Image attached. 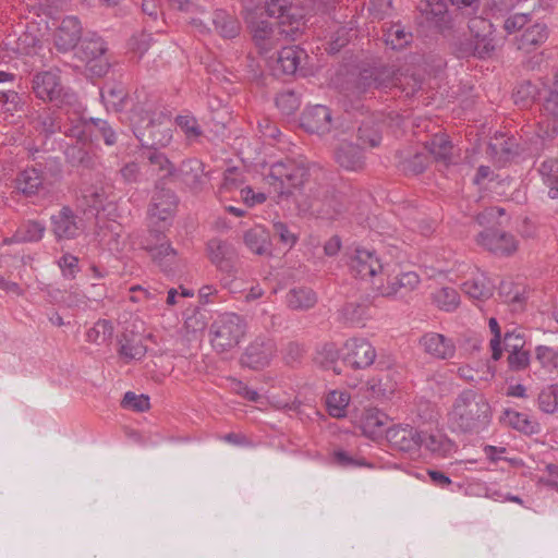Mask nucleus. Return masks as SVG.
Instances as JSON below:
<instances>
[{
	"label": "nucleus",
	"mask_w": 558,
	"mask_h": 558,
	"mask_svg": "<svg viewBox=\"0 0 558 558\" xmlns=\"http://www.w3.org/2000/svg\"><path fill=\"white\" fill-rule=\"evenodd\" d=\"M121 405L125 409H131L136 412H144L149 409L150 403L148 396L136 395L132 391H128L123 397Z\"/></svg>",
	"instance_id": "nucleus-61"
},
{
	"label": "nucleus",
	"mask_w": 558,
	"mask_h": 558,
	"mask_svg": "<svg viewBox=\"0 0 558 558\" xmlns=\"http://www.w3.org/2000/svg\"><path fill=\"white\" fill-rule=\"evenodd\" d=\"M178 207V197L173 191L165 189L156 183V192L153 195L148 214L155 222H167L171 219Z\"/></svg>",
	"instance_id": "nucleus-16"
},
{
	"label": "nucleus",
	"mask_w": 558,
	"mask_h": 558,
	"mask_svg": "<svg viewBox=\"0 0 558 558\" xmlns=\"http://www.w3.org/2000/svg\"><path fill=\"white\" fill-rule=\"evenodd\" d=\"M177 124L190 140H196L203 134V131L194 117L179 116L177 117Z\"/></svg>",
	"instance_id": "nucleus-64"
},
{
	"label": "nucleus",
	"mask_w": 558,
	"mask_h": 558,
	"mask_svg": "<svg viewBox=\"0 0 558 558\" xmlns=\"http://www.w3.org/2000/svg\"><path fill=\"white\" fill-rule=\"evenodd\" d=\"M367 385L374 398H389L397 389V383L389 375L372 378Z\"/></svg>",
	"instance_id": "nucleus-54"
},
{
	"label": "nucleus",
	"mask_w": 558,
	"mask_h": 558,
	"mask_svg": "<svg viewBox=\"0 0 558 558\" xmlns=\"http://www.w3.org/2000/svg\"><path fill=\"white\" fill-rule=\"evenodd\" d=\"M506 416L508 417L509 424L524 433V434H534L538 430V424L529 418L526 414L519 413L515 411H506Z\"/></svg>",
	"instance_id": "nucleus-57"
},
{
	"label": "nucleus",
	"mask_w": 558,
	"mask_h": 558,
	"mask_svg": "<svg viewBox=\"0 0 558 558\" xmlns=\"http://www.w3.org/2000/svg\"><path fill=\"white\" fill-rule=\"evenodd\" d=\"M276 343L272 339L259 336L246 348L242 363L250 368L258 369L269 364L275 355Z\"/></svg>",
	"instance_id": "nucleus-17"
},
{
	"label": "nucleus",
	"mask_w": 558,
	"mask_h": 558,
	"mask_svg": "<svg viewBox=\"0 0 558 558\" xmlns=\"http://www.w3.org/2000/svg\"><path fill=\"white\" fill-rule=\"evenodd\" d=\"M538 409L547 414L558 410V383L544 387L537 397Z\"/></svg>",
	"instance_id": "nucleus-51"
},
{
	"label": "nucleus",
	"mask_w": 558,
	"mask_h": 558,
	"mask_svg": "<svg viewBox=\"0 0 558 558\" xmlns=\"http://www.w3.org/2000/svg\"><path fill=\"white\" fill-rule=\"evenodd\" d=\"M70 137L75 142L69 144L64 149L66 162L76 168L94 169L97 166L98 158L90 138L87 135Z\"/></svg>",
	"instance_id": "nucleus-12"
},
{
	"label": "nucleus",
	"mask_w": 558,
	"mask_h": 558,
	"mask_svg": "<svg viewBox=\"0 0 558 558\" xmlns=\"http://www.w3.org/2000/svg\"><path fill=\"white\" fill-rule=\"evenodd\" d=\"M46 186L52 185L61 178L62 166L57 157L48 156L43 160L36 161L33 166Z\"/></svg>",
	"instance_id": "nucleus-39"
},
{
	"label": "nucleus",
	"mask_w": 558,
	"mask_h": 558,
	"mask_svg": "<svg viewBox=\"0 0 558 558\" xmlns=\"http://www.w3.org/2000/svg\"><path fill=\"white\" fill-rule=\"evenodd\" d=\"M544 183L549 187L548 195L558 197V158H546L537 169Z\"/></svg>",
	"instance_id": "nucleus-42"
},
{
	"label": "nucleus",
	"mask_w": 558,
	"mask_h": 558,
	"mask_svg": "<svg viewBox=\"0 0 558 558\" xmlns=\"http://www.w3.org/2000/svg\"><path fill=\"white\" fill-rule=\"evenodd\" d=\"M468 26L474 39L480 37H487L488 35L494 34L493 24L482 16L471 17L469 20Z\"/></svg>",
	"instance_id": "nucleus-63"
},
{
	"label": "nucleus",
	"mask_w": 558,
	"mask_h": 558,
	"mask_svg": "<svg viewBox=\"0 0 558 558\" xmlns=\"http://www.w3.org/2000/svg\"><path fill=\"white\" fill-rule=\"evenodd\" d=\"M286 302L292 311H307L317 303V295L311 288H293L288 291Z\"/></svg>",
	"instance_id": "nucleus-36"
},
{
	"label": "nucleus",
	"mask_w": 558,
	"mask_h": 558,
	"mask_svg": "<svg viewBox=\"0 0 558 558\" xmlns=\"http://www.w3.org/2000/svg\"><path fill=\"white\" fill-rule=\"evenodd\" d=\"M151 258L161 267L166 272L171 270V266L175 259L177 252L169 243H162L158 246L149 248Z\"/></svg>",
	"instance_id": "nucleus-55"
},
{
	"label": "nucleus",
	"mask_w": 558,
	"mask_h": 558,
	"mask_svg": "<svg viewBox=\"0 0 558 558\" xmlns=\"http://www.w3.org/2000/svg\"><path fill=\"white\" fill-rule=\"evenodd\" d=\"M383 33L385 44L393 50H402L413 40V34L400 23H385Z\"/></svg>",
	"instance_id": "nucleus-31"
},
{
	"label": "nucleus",
	"mask_w": 558,
	"mask_h": 558,
	"mask_svg": "<svg viewBox=\"0 0 558 558\" xmlns=\"http://www.w3.org/2000/svg\"><path fill=\"white\" fill-rule=\"evenodd\" d=\"M425 148L434 157L436 161L449 165L453 161L454 147L449 140L448 135L435 134L429 141L425 143Z\"/></svg>",
	"instance_id": "nucleus-32"
},
{
	"label": "nucleus",
	"mask_w": 558,
	"mask_h": 558,
	"mask_svg": "<svg viewBox=\"0 0 558 558\" xmlns=\"http://www.w3.org/2000/svg\"><path fill=\"white\" fill-rule=\"evenodd\" d=\"M142 156L148 160L153 172L158 177L157 183L174 178L178 173L175 166L170 161L165 153L158 149H146Z\"/></svg>",
	"instance_id": "nucleus-26"
},
{
	"label": "nucleus",
	"mask_w": 558,
	"mask_h": 558,
	"mask_svg": "<svg viewBox=\"0 0 558 558\" xmlns=\"http://www.w3.org/2000/svg\"><path fill=\"white\" fill-rule=\"evenodd\" d=\"M82 37V25L77 17L66 16L56 29L54 45L60 51H70Z\"/></svg>",
	"instance_id": "nucleus-21"
},
{
	"label": "nucleus",
	"mask_w": 558,
	"mask_h": 558,
	"mask_svg": "<svg viewBox=\"0 0 558 558\" xmlns=\"http://www.w3.org/2000/svg\"><path fill=\"white\" fill-rule=\"evenodd\" d=\"M548 38V29L545 24L536 23L517 37V47L519 50L531 52L543 45Z\"/></svg>",
	"instance_id": "nucleus-30"
},
{
	"label": "nucleus",
	"mask_w": 558,
	"mask_h": 558,
	"mask_svg": "<svg viewBox=\"0 0 558 558\" xmlns=\"http://www.w3.org/2000/svg\"><path fill=\"white\" fill-rule=\"evenodd\" d=\"M34 128L49 136L62 131V121L56 112L44 111L34 119Z\"/></svg>",
	"instance_id": "nucleus-49"
},
{
	"label": "nucleus",
	"mask_w": 558,
	"mask_h": 558,
	"mask_svg": "<svg viewBox=\"0 0 558 558\" xmlns=\"http://www.w3.org/2000/svg\"><path fill=\"white\" fill-rule=\"evenodd\" d=\"M386 274L388 275L387 284H383L379 288L383 296H404L413 291L420 283V277L414 271L401 272L392 278H390L388 271Z\"/></svg>",
	"instance_id": "nucleus-22"
},
{
	"label": "nucleus",
	"mask_w": 558,
	"mask_h": 558,
	"mask_svg": "<svg viewBox=\"0 0 558 558\" xmlns=\"http://www.w3.org/2000/svg\"><path fill=\"white\" fill-rule=\"evenodd\" d=\"M437 306L446 312L454 311L460 304L458 291L451 287H444L436 291L433 296Z\"/></svg>",
	"instance_id": "nucleus-53"
},
{
	"label": "nucleus",
	"mask_w": 558,
	"mask_h": 558,
	"mask_svg": "<svg viewBox=\"0 0 558 558\" xmlns=\"http://www.w3.org/2000/svg\"><path fill=\"white\" fill-rule=\"evenodd\" d=\"M182 181L192 190H199L204 183L203 163L198 160H189L182 163L179 170Z\"/></svg>",
	"instance_id": "nucleus-45"
},
{
	"label": "nucleus",
	"mask_w": 558,
	"mask_h": 558,
	"mask_svg": "<svg viewBox=\"0 0 558 558\" xmlns=\"http://www.w3.org/2000/svg\"><path fill=\"white\" fill-rule=\"evenodd\" d=\"M118 353L125 362L131 360H141L146 354V348L141 343V341L130 339L125 333H122L119 338Z\"/></svg>",
	"instance_id": "nucleus-48"
},
{
	"label": "nucleus",
	"mask_w": 558,
	"mask_h": 558,
	"mask_svg": "<svg viewBox=\"0 0 558 558\" xmlns=\"http://www.w3.org/2000/svg\"><path fill=\"white\" fill-rule=\"evenodd\" d=\"M505 348L509 351L508 364L512 371H521L529 366L530 354L527 351L522 350L524 341L522 337L514 332H507L505 335Z\"/></svg>",
	"instance_id": "nucleus-25"
},
{
	"label": "nucleus",
	"mask_w": 558,
	"mask_h": 558,
	"mask_svg": "<svg viewBox=\"0 0 558 558\" xmlns=\"http://www.w3.org/2000/svg\"><path fill=\"white\" fill-rule=\"evenodd\" d=\"M306 58L307 54L305 50L301 49L299 46L282 47L278 52L276 63L272 65V70L276 74H295L302 60Z\"/></svg>",
	"instance_id": "nucleus-24"
},
{
	"label": "nucleus",
	"mask_w": 558,
	"mask_h": 558,
	"mask_svg": "<svg viewBox=\"0 0 558 558\" xmlns=\"http://www.w3.org/2000/svg\"><path fill=\"white\" fill-rule=\"evenodd\" d=\"M350 271L354 277L361 279L372 278L378 272L388 271V265H384L376 256L374 251L366 248H356L350 258Z\"/></svg>",
	"instance_id": "nucleus-14"
},
{
	"label": "nucleus",
	"mask_w": 558,
	"mask_h": 558,
	"mask_svg": "<svg viewBox=\"0 0 558 558\" xmlns=\"http://www.w3.org/2000/svg\"><path fill=\"white\" fill-rule=\"evenodd\" d=\"M276 105L286 114H293L301 106L300 97L293 90H286L276 97Z\"/></svg>",
	"instance_id": "nucleus-60"
},
{
	"label": "nucleus",
	"mask_w": 558,
	"mask_h": 558,
	"mask_svg": "<svg viewBox=\"0 0 558 558\" xmlns=\"http://www.w3.org/2000/svg\"><path fill=\"white\" fill-rule=\"evenodd\" d=\"M338 350L335 344L327 343L317 353L318 363L325 368H331L336 374H341L342 369L338 366Z\"/></svg>",
	"instance_id": "nucleus-58"
},
{
	"label": "nucleus",
	"mask_w": 558,
	"mask_h": 558,
	"mask_svg": "<svg viewBox=\"0 0 558 558\" xmlns=\"http://www.w3.org/2000/svg\"><path fill=\"white\" fill-rule=\"evenodd\" d=\"M46 227L35 220L23 223L11 239H5L4 243L37 242L43 239Z\"/></svg>",
	"instance_id": "nucleus-38"
},
{
	"label": "nucleus",
	"mask_w": 558,
	"mask_h": 558,
	"mask_svg": "<svg viewBox=\"0 0 558 558\" xmlns=\"http://www.w3.org/2000/svg\"><path fill=\"white\" fill-rule=\"evenodd\" d=\"M81 221L70 207H63L51 216V230L58 240H71L80 234Z\"/></svg>",
	"instance_id": "nucleus-20"
},
{
	"label": "nucleus",
	"mask_w": 558,
	"mask_h": 558,
	"mask_svg": "<svg viewBox=\"0 0 558 558\" xmlns=\"http://www.w3.org/2000/svg\"><path fill=\"white\" fill-rule=\"evenodd\" d=\"M62 132L65 136L82 137L87 135L92 142L102 137L106 145L109 146L117 143L116 132L107 121L101 119H76L64 125Z\"/></svg>",
	"instance_id": "nucleus-9"
},
{
	"label": "nucleus",
	"mask_w": 558,
	"mask_h": 558,
	"mask_svg": "<svg viewBox=\"0 0 558 558\" xmlns=\"http://www.w3.org/2000/svg\"><path fill=\"white\" fill-rule=\"evenodd\" d=\"M114 327L111 320L98 319L86 332V340L90 343L102 345L111 342Z\"/></svg>",
	"instance_id": "nucleus-43"
},
{
	"label": "nucleus",
	"mask_w": 558,
	"mask_h": 558,
	"mask_svg": "<svg viewBox=\"0 0 558 558\" xmlns=\"http://www.w3.org/2000/svg\"><path fill=\"white\" fill-rule=\"evenodd\" d=\"M535 359L541 366L549 372L558 368V350L547 345L535 349Z\"/></svg>",
	"instance_id": "nucleus-59"
},
{
	"label": "nucleus",
	"mask_w": 558,
	"mask_h": 558,
	"mask_svg": "<svg viewBox=\"0 0 558 558\" xmlns=\"http://www.w3.org/2000/svg\"><path fill=\"white\" fill-rule=\"evenodd\" d=\"M367 312V300H362L360 302H349L341 310L343 318L352 324H360L363 319L366 318Z\"/></svg>",
	"instance_id": "nucleus-56"
},
{
	"label": "nucleus",
	"mask_w": 558,
	"mask_h": 558,
	"mask_svg": "<svg viewBox=\"0 0 558 558\" xmlns=\"http://www.w3.org/2000/svg\"><path fill=\"white\" fill-rule=\"evenodd\" d=\"M372 74L377 89L398 87L401 84V74L392 66L372 69Z\"/></svg>",
	"instance_id": "nucleus-47"
},
{
	"label": "nucleus",
	"mask_w": 558,
	"mask_h": 558,
	"mask_svg": "<svg viewBox=\"0 0 558 558\" xmlns=\"http://www.w3.org/2000/svg\"><path fill=\"white\" fill-rule=\"evenodd\" d=\"M342 356L343 364L353 369L371 366L376 359V350L369 341L363 338H353L345 342Z\"/></svg>",
	"instance_id": "nucleus-11"
},
{
	"label": "nucleus",
	"mask_w": 558,
	"mask_h": 558,
	"mask_svg": "<svg viewBox=\"0 0 558 558\" xmlns=\"http://www.w3.org/2000/svg\"><path fill=\"white\" fill-rule=\"evenodd\" d=\"M496 49V44L493 35L487 37L475 38L470 47L463 51V54H472L480 59H486L493 56Z\"/></svg>",
	"instance_id": "nucleus-52"
},
{
	"label": "nucleus",
	"mask_w": 558,
	"mask_h": 558,
	"mask_svg": "<svg viewBox=\"0 0 558 558\" xmlns=\"http://www.w3.org/2000/svg\"><path fill=\"white\" fill-rule=\"evenodd\" d=\"M16 189L26 196L35 195L46 185L34 167L21 171L15 179Z\"/></svg>",
	"instance_id": "nucleus-37"
},
{
	"label": "nucleus",
	"mask_w": 558,
	"mask_h": 558,
	"mask_svg": "<svg viewBox=\"0 0 558 558\" xmlns=\"http://www.w3.org/2000/svg\"><path fill=\"white\" fill-rule=\"evenodd\" d=\"M488 154L500 162H507L520 155V145L514 137L495 136L488 144Z\"/></svg>",
	"instance_id": "nucleus-27"
},
{
	"label": "nucleus",
	"mask_w": 558,
	"mask_h": 558,
	"mask_svg": "<svg viewBox=\"0 0 558 558\" xmlns=\"http://www.w3.org/2000/svg\"><path fill=\"white\" fill-rule=\"evenodd\" d=\"M428 451L437 457H448L453 450V442L441 434H424L423 445Z\"/></svg>",
	"instance_id": "nucleus-46"
},
{
	"label": "nucleus",
	"mask_w": 558,
	"mask_h": 558,
	"mask_svg": "<svg viewBox=\"0 0 558 558\" xmlns=\"http://www.w3.org/2000/svg\"><path fill=\"white\" fill-rule=\"evenodd\" d=\"M301 126L308 133L325 134L331 130L332 114L328 107L316 105L307 108L301 118Z\"/></svg>",
	"instance_id": "nucleus-19"
},
{
	"label": "nucleus",
	"mask_w": 558,
	"mask_h": 558,
	"mask_svg": "<svg viewBox=\"0 0 558 558\" xmlns=\"http://www.w3.org/2000/svg\"><path fill=\"white\" fill-rule=\"evenodd\" d=\"M31 87L34 95L48 102L62 105L73 97L63 86L58 70L40 71L33 75Z\"/></svg>",
	"instance_id": "nucleus-7"
},
{
	"label": "nucleus",
	"mask_w": 558,
	"mask_h": 558,
	"mask_svg": "<svg viewBox=\"0 0 558 558\" xmlns=\"http://www.w3.org/2000/svg\"><path fill=\"white\" fill-rule=\"evenodd\" d=\"M310 178V163L306 158H284L270 166L267 181L272 199L282 207L290 209L296 203V191H300Z\"/></svg>",
	"instance_id": "nucleus-2"
},
{
	"label": "nucleus",
	"mask_w": 558,
	"mask_h": 558,
	"mask_svg": "<svg viewBox=\"0 0 558 558\" xmlns=\"http://www.w3.org/2000/svg\"><path fill=\"white\" fill-rule=\"evenodd\" d=\"M543 110L547 116L558 120V74L555 75L548 95L544 98Z\"/></svg>",
	"instance_id": "nucleus-62"
},
{
	"label": "nucleus",
	"mask_w": 558,
	"mask_h": 558,
	"mask_svg": "<svg viewBox=\"0 0 558 558\" xmlns=\"http://www.w3.org/2000/svg\"><path fill=\"white\" fill-rule=\"evenodd\" d=\"M336 161L340 167L357 171L364 167V156L360 146L352 143H341L336 150Z\"/></svg>",
	"instance_id": "nucleus-28"
},
{
	"label": "nucleus",
	"mask_w": 558,
	"mask_h": 558,
	"mask_svg": "<svg viewBox=\"0 0 558 558\" xmlns=\"http://www.w3.org/2000/svg\"><path fill=\"white\" fill-rule=\"evenodd\" d=\"M448 420L453 430L477 433L489 423L490 405L483 396L466 389L456 398Z\"/></svg>",
	"instance_id": "nucleus-3"
},
{
	"label": "nucleus",
	"mask_w": 558,
	"mask_h": 558,
	"mask_svg": "<svg viewBox=\"0 0 558 558\" xmlns=\"http://www.w3.org/2000/svg\"><path fill=\"white\" fill-rule=\"evenodd\" d=\"M350 402V396L343 391H330L326 398V405L329 415L332 417H344Z\"/></svg>",
	"instance_id": "nucleus-50"
},
{
	"label": "nucleus",
	"mask_w": 558,
	"mask_h": 558,
	"mask_svg": "<svg viewBox=\"0 0 558 558\" xmlns=\"http://www.w3.org/2000/svg\"><path fill=\"white\" fill-rule=\"evenodd\" d=\"M246 247L256 255L270 254V234L263 226H254L243 235Z\"/></svg>",
	"instance_id": "nucleus-29"
},
{
	"label": "nucleus",
	"mask_w": 558,
	"mask_h": 558,
	"mask_svg": "<svg viewBox=\"0 0 558 558\" xmlns=\"http://www.w3.org/2000/svg\"><path fill=\"white\" fill-rule=\"evenodd\" d=\"M308 208L316 210L325 217L331 218L342 210L341 196L332 186L319 185L312 194V199L307 204Z\"/></svg>",
	"instance_id": "nucleus-18"
},
{
	"label": "nucleus",
	"mask_w": 558,
	"mask_h": 558,
	"mask_svg": "<svg viewBox=\"0 0 558 558\" xmlns=\"http://www.w3.org/2000/svg\"><path fill=\"white\" fill-rule=\"evenodd\" d=\"M386 438L392 448L404 452H417L423 445V433L408 424L389 427Z\"/></svg>",
	"instance_id": "nucleus-15"
},
{
	"label": "nucleus",
	"mask_w": 558,
	"mask_h": 558,
	"mask_svg": "<svg viewBox=\"0 0 558 558\" xmlns=\"http://www.w3.org/2000/svg\"><path fill=\"white\" fill-rule=\"evenodd\" d=\"M539 96L538 84L532 81H522L514 88L512 98L517 106L522 109L531 107Z\"/></svg>",
	"instance_id": "nucleus-41"
},
{
	"label": "nucleus",
	"mask_w": 558,
	"mask_h": 558,
	"mask_svg": "<svg viewBox=\"0 0 558 558\" xmlns=\"http://www.w3.org/2000/svg\"><path fill=\"white\" fill-rule=\"evenodd\" d=\"M387 421L388 416L384 412L376 408H368L362 414L361 427L366 436L375 439L383 434Z\"/></svg>",
	"instance_id": "nucleus-33"
},
{
	"label": "nucleus",
	"mask_w": 558,
	"mask_h": 558,
	"mask_svg": "<svg viewBox=\"0 0 558 558\" xmlns=\"http://www.w3.org/2000/svg\"><path fill=\"white\" fill-rule=\"evenodd\" d=\"M420 344L427 354L439 360L451 359L456 352L453 341L437 332H427L422 336Z\"/></svg>",
	"instance_id": "nucleus-23"
},
{
	"label": "nucleus",
	"mask_w": 558,
	"mask_h": 558,
	"mask_svg": "<svg viewBox=\"0 0 558 558\" xmlns=\"http://www.w3.org/2000/svg\"><path fill=\"white\" fill-rule=\"evenodd\" d=\"M478 245L493 254L509 256L518 250V241L514 235L496 229H486L476 238Z\"/></svg>",
	"instance_id": "nucleus-13"
},
{
	"label": "nucleus",
	"mask_w": 558,
	"mask_h": 558,
	"mask_svg": "<svg viewBox=\"0 0 558 558\" xmlns=\"http://www.w3.org/2000/svg\"><path fill=\"white\" fill-rule=\"evenodd\" d=\"M24 98L14 90L0 89V121H7L14 112L22 110Z\"/></svg>",
	"instance_id": "nucleus-44"
},
{
	"label": "nucleus",
	"mask_w": 558,
	"mask_h": 558,
	"mask_svg": "<svg viewBox=\"0 0 558 558\" xmlns=\"http://www.w3.org/2000/svg\"><path fill=\"white\" fill-rule=\"evenodd\" d=\"M246 333V322L234 313L218 316L209 327L213 349L217 353L230 352L235 349Z\"/></svg>",
	"instance_id": "nucleus-5"
},
{
	"label": "nucleus",
	"mask_w": 558,
	"mask_h": 558,
	"mask_svg": "<svg viewBox=\"0 0 558 558\" xmlns=\"http://www.w3.org/2000/svg\"><path fill=\"white\" fill-rule=\"evenodd\" d=\"M213 24L219 35L225 38H234L240 34V22L223 10L214 12Z\"/></svg>",
	"instance_id": "nucleus-40"
},
{
	"label": "nucleus",
	"mask_w": 558,
	"mask_h": 558,
	"mask_svg": "<svg viewBox=\"0 0 558 558\" xmlns=\"http://www.w3.org/2000/svg\"><path fill=\"white\" fill-rule=\"evenodd\" d=\"M106 53V43L96 34L84 37L77 51L78 58L86 63L88 71L98 77L106 75L110 68Z\"/></svg>",
	"instance_id": "nucleus-8"
},
{
	"label": "nucleus",
	"mask_w": 558,
	"mask_h": 558,
	"mask_svg": "<svg viewBox=\"0 0 558 558\" xmlns=\"http://www.w3.org/2000/svg\"><path fill=\"white\" fill-rule=\"evenodd\" d=\"M269 17L278 20L276 25L259 21L251 24L256 47L267 53L282 41H295L304 33V16L292 0H268L265 4Z\"/></svg>",
	"instance_id": "nucleus-1"
},
{
	"label": "nucleus",
	"mask_w": 558,
	"mask_h": 558,
	"mask_svg": "<svg viewBox=\"0 0 558 558\" xmlns=\"http://www.w3.org/2000/svg\"><path fill=\"white\" fill-rule=\"evenodd\" d=\"M495 286L484 274H477L462 284V291L477 301L488 300L494 293Z\"/></svg>",
	"instance_id": "nucleus-34"
},
{
	"label": "nucleus",
	"mask_w": 558,
	"mask_h": 558,
	"mask_svg": "<svg viewBox=\"0 0 558 558\" xmlns=\"http://www.w3.org/2000/svg\"><path fill=\"white\" fill-rule=\"evenodd\" d=\"M207 252L210 262L226 275L222 281L226 284L229 283L238 272V254L233 245L228 241L215 238L208 241Z\"/></svg>",
	"instance_id": "nucleus-10"
},
{
	"label": "nucleus",
	"mask_w": 558,
	"mask_h": 558,
	"mask_svg": "<svg viewBox=\"0 0 558 558\" xmlns=\"http://www.w3.org/2000/svg\"><path fill=\"white\" fill-rule=\"evenodd\" d=\"M397 158V167L407 175H417L424 172L428 163V157L423 153L398 151Z\"/></svg>",
	"instance_id": "nucleus-35"
},
{
	"label": "nucleus",
	"mask_w": 558,
	"mask_h": 558,
	"mask_svg": "<svg viewBox=\"0 0 558 558\" xmlns=\"http://www.w3.org/2000/svg\"><path fill=\"white\" fill-rule=\"evenodd\" d=\"M100 95L107 108L116 112H126L130 122L135 111L148 110L145 106H149L151 100L144 92L136 90L130 96L120 83L107 84Z\"/></svg>",
	"instance_id": "nucleus-6"
},
{
	"label": "nucleus",
	"mask_w": 558,
	"mask_h": 558,
	"mask_svg": "<svg viewBox=\"0 0 558 558\" xmlns=\"http://www.w3.org/2000/svg\"><path fill=\"white\" fill-rule=\"evenodd\" d=\"M145 107L148 110H137L131 118L130 124L134 135L146 149L167 146L172 138L170 117L159 110L153 100Z\"/></svg>",
	"instance_id": "nucleus-4"
}]
</instances>
